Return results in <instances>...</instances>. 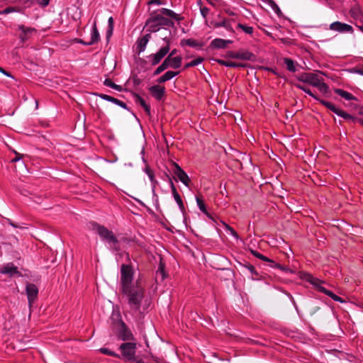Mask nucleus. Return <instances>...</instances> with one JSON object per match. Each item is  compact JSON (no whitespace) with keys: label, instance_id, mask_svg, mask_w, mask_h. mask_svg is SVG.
Segmentation results:
<instances>
[{"label":"nucleus","instance_id":"338daca9","mask_svg":"<svg viewBox=\"0 0 363 363\" xmlns=\"http://www.w3.org/2000/svg\"><path fill=\"white\" fill-rule=\"evenodd\" d=\"M162 62L164 64H166L167 68L170 67L171 57L169 56H167Z\"/></svg>","mask_w":363,"mask_h":363},{"label":"nucleus","instance_id":"69168bd1","mask_svg":"<svg viewBox=\"0 0 363 363\" xmlns=\"http://www.w3.org/2000/svg\"><path fill=\"white\" fill-rule=\"evenodd\" d=\"M113 28H107L106 33L107 40H108L113 35Z\"/></svg>","mask_w":363,"mask_h":363},{"label":"nucleus","instance_id":"f03ea898","mask_svg":"<svg viewBox=\"0 0 363 363\" xmlns=\"http://www.w3.org/2000/svg\"><path fill=\"white\" fill-rule=\"evenodd\" d=\"M173 20L180 22L184 20V17L180 14L176 13L174 11L166 8L154 11L146 21L145 26L147 27V31L149 33H156L162 28H174V23Z\"/></svg>","mask_w":363,"mask_h":363},{"label":"nucleus","instance_id":"49530a36","mask_svg":"<svg viewBox=\"0 0 363 363\" xmlns=\"http://www.w3.org/2000/svg\"><path fill=\"white\" fill-rule=\"evenodd\" d=\"M251 252L255 257L262 261L267 262L269 260V258H268L267 257L264 256V255L261 254L260 252L256 250H252Z\"/></svg>","mask_w":363,"mask_h":363},{"label":"nucleus","instance_id":"a211bd4d","mask_svg":"<svg viewBox=\"0 0 363 363\" xmlns=\"http://www.w3.org/2000/svg\"><path fill=\"white\" fill-rule=\"evenodd\" d=\"M349 13L350 17L352 18L357 23H363V11L358 4L352 6Z\"/></svg>","mask_w":363,"mask_h":363},{"label":"nucleus","instance_id":"0eeeda50","mask_svg":"<svg viewBox=\"0 0 363 363\" xmlns=\"http://www.w3.org/2000/svg\"><path fill=\"white\" fill-rule=\"evenodd\" d=\"M92 230H96L102 240L112 243L113 245L118 243V240L113 234V231L108 230L106 227L99 224L95 221L91 222Z\"/></svg>","mask_w":363,"mask_h":363},{"label":"nucleus","instance_id":"13d9d810","mask_svg":"<svg viewBox=\"0 0 363 363\" xmlns=\"http://www.w3.org/2000/svg\"><path fill=\"white\" fill-rule=\"evenodd\" d=\"M164 180H166L169 184L170 188L172 189V183H173L172 177L169 176L168 173H164V177L162 178Z\"/></svg>","mask_w":363,"mask_h":363},{"label":"nucleus","instance_id":"052dcab7","mask_svg":"<svg viewBox=\"0 0 363 363\" xmlns=\"http://www.w3.org/2000/svg\"><path fill=\"white\" fill-rule=\"evenodd\" d=\"M50 1V0H37V3L41 7H46L49 4Z\"/></svg>","mask_w":363,"mask_h":363},{"label":"nucleus","instance_id":"bf43d9fd","mask_svg":"<svg viewBox=\"0 0 363 363\" xmlns=\"http://www.w3.org/2000/svg\"><path fill=\"white\" fill-rule=\"evenodd\" d=\"M104 84L113 89L115 83H113L110 79H106L104 82Z\"/></svg>","mask_w":363,"mask_h":363},{"label":"nucleus","instance_id":"4c0bfd02","mask_svg":"<svg viewBox=\"0 0 363 363\" xmlns=\"http://www.w3.org/2000/svg\"><path fill=\"white\" fill-rule=\"evenodd\" d=\"M99 352L104 354H106L113 357H120V356L116 354L115 352L110 350L106 347H101L99 349Z\"/></svg>","mask_w":363,"mask_h":363},{"label":"nucleus","instance_id":"72a5a7b5","mask_svg":"<svg viewBox=\"0 0 363 363\" xmlns=\"http://www.w3.org/2000/svg\"><path fill=\"white\" fill-rule=\"evenodd\" d=\"M182 56H176L171 57L170 67L172 69H179L182 66Z\"/></svg>","mask_w":363,"mask_h":363},{"label":"nucleus","instance_id":"7ed1b4c3","mask_svg":"<svg viewBox=\"0 0 363 363\" xmlns=\"http://www.w3.org/2000/svg\"><path fill=\"white\" fill-rule=\"evenodd\" d=\"M298 81L316 87L323 94L329 92L328 85L323 82V78L313 72H303L297 77Z\"/></svg>","mask_w":363,"mask_h":363},{"label":"nucleus","instance_id":"b1692460","mask_svg":"<svg viewBox=\"0 0 363 363\" xmlns=\"http://www.w3.org/2000/svg\"><path fill=\"white\" fill-rule=\"evenodd\" d=\"M181 46H189L191 48H195L198 49H201L204 43L202 42H199L198 40L193 39V38H188V39H182L180 42Z\"/></svg>","mask_w":363,"mask_h":363},{"label":"nucleus","instance_id":"bb28decb","mask_svg":"<svg viewBox=\"0 0 363 363\" xmlns=\"http://www.w3.org/2000/svg\"><path fill=\"white\" fill-rule=\"evenodd\" d=\"M243 267L245 268L247 270H248V272L251 274L252 275V277L251 279L252 280H257V281H259V280H262L264 278H263V276L259 274L255 267L250 264V263H246L245 264H243Z\"/></svg>","mask_w":363,"mask_h":363},{"label":"nucleus","instance_id":"f8f14e48","mask_svg":"<svg viewBox=\"0 0 363 363\" xmlns=\"http://www.w3.org/2000/svg\"><path fill=\"white\" fill-rule=\"evenodd\" d=\"M172 165L174 167V174L177 176V179L186 186L189 187L191 179L188 174L177 162H173Z\"/></svg>","mask_w":363,"mask_h":363},{"label":"nucleus","instance_id":"1a4fd4ad","mask_svg":"<svg viewBox=\"0 0 363 363\" xmlns=\"http://www.w3.org/2000/svg\"><path fill=\"white\" fill-rule=\"evenodd\" d=\"M136 348V343L131 342L122 343L119 347L122 357L129 361L135 360Z\"/></svg>","mask_w":363,"mask_h":363},{"label":"nucleus","instance_id":"a19ab883","mask_svg":"<svg viewBox=\"0 0 363 363\" xmlns=\"http://www.w3.org/2000/svg\"><path fill=\"white\" fill-rule=\"evenodd\" d=\"M269 6L278 16H280L282 14L280 8L278 6V5L275 3L274 0Z\"/></svg>","mask_w":363,"mask_h":363},{"label":"nucleus","instance_id":"5fc2aeb1","mask_svg":"<svg viewBox=\"0 0 363 363\" xmlns=\"http://www.w3.org/2000/svg\"><path fill=\"white\" fill-rule=\"evenodd\" d=\"M14 11H16V9L14 7L9 6L2 11H0V14H9Z\"/></svg>","mask_w":363,"mask_h":363},{"label":"nucleus","instance_id":"6e6d98bb","mask_svg":"<svg viewBox=\"0 0 363 363\" xmlns=\"http://www.w3.org/2000/svg\"><path fill=\"white\" fill-rule=\"evenodd\" d=\"M151 185H152V191L154 196L157 197V195L155 194V189L158 184V182L155 179V178H153L152 180H150Z\"/></svg>","mask_w":363,"mask_h":363},{"label":"nucleus","instance_id":"f704fd0d","mask_svg":"<svg viewBox=\"0 0 363 363\" xmlns=\"http://www.w3.org/2000/svg\"><path fill=\"white\" fill-rule=\"evenodd\" d=\"M203 61V58L201 57H199L191 60V62L185 64L184 69H186L189 67L197 66V65H200Z\"/></svg>","mask_w":363,"mask_h":363},{"label":"nucleus","instance_id":"4be33fe9","mask_svg":"<svg viewBox=\"0 0 363 363\" xmlns=\"http://www.w3.org/2000/svg\"><path fill=\"white\" fill-rule=\"evenodd\" d=\"M131 95L135 99V102L136 104H139L145 110V113L147 116L151 115V108L150 106L146 104L145 101L140 96V94L130 91Z\"/></svg>","mask_w":363,"mask_h":363},{"label":"nucleus","instance_id":"de8ad7c7","mask_svg":"<svg viewBox=\"0 0 363 363\" xmlns=\"http://www.w3.org/2000/svg\"><path fill=\"white\" fill-rule=\"evenodd\" d=\"M167 69V68L166 64H164L163 62H162V64L160 65L156 68V69L154 71L153 75L154 76H157V75L160 74V73H162L163 71H164Z\"/></svg>","mask_w":363,"mask_h":363},{"label":"nucleus","instance_id":"a18cd8bd","mask_svg":"<svg viewBox=\"0 0 363 363\" xmlns=\"http://www.w3.org/2000/svg\"><path fill=\"white\" fill-rule=\"evenodd\" d=\"M269 6L278 16H280L282 14L280 8L278 6V5L275 3L274 0Z\"/></svg>","mask_w":363,"mask_h":363},{"label":"nucleus","instance_id":"6e6552de","mask_svg":"<svg viewBox=\"0 0 363 363\" xmlns=\"http://www.w3.org/2000/svg\"><path fill=\"white\" fill-rule=\"evenodd\" d=\"M225 57L232 59H238L252 62L255 61L257 58L254 53L243 49H240L238 51L229 50L226 52Z\"/></svg>","mask_w":363,"mask_h":363},{"label":"nucleus","instance_id":"4468645a","mask_svg":"<svg viewBox=\"0 0 363 363\" xmlns=\"http://www.w3.org/2000/svg\"><path fill=\"white\" fill-rule=\"evenodd\" d=\"M18 30L21 32L19 33V38L21 43L26 42L33 34L37 32L36 29L32 27H26L24 25H18Z\"/></svg>","mask_w":363,"mask_h":363},{"label":"nucleus","instance_id":"8fccbe9b","mask_svg":"<svg viewBox=\"0 0 363 363\" xmlns=\"http://www.w3.org/2000/svg\"><path fill=\"white\" fill-rule=\"evenodd\" d=\"M167 69V68L166 64H164L163 62H162V64L160 65L156 68V69L154 71L153 75L154 76H157V75L160 74V73H162L163 71H164Z\"/></svg>","mask_w":363,"mask_h":363},{"label":"nucleus","instance_id":"603ef678","mask_svg":"<svg viewBox=\"0 0 363 363\" xmlns=\"http://www.w3.org/2000/svg\"><path fill=\"white\" fill-rule=\"evenodd\" d=\"M277 269H280L281 271L284 272L286 274H294L295 273V272L293 269L289 268L288 267H286L285 265H281L280 264H279Z\"/></svg>","mask_w":363,"mask_h":363},{"label":"nucleus","instance_id":"20e7f679","mask_svg":"<svg viewBox=\"0 0 363 363\" xmlns=\"http://www.w3.org/2000/svg\"><path fill=\"white\" fill-rule=\"evenodd\" d=\"M301 278L304 279L306 281L309 282L311 284H312L317 291L319 292H321L329 297H330L333 301L343 303L344 300L340 296L336 295L334 294L332 291H330L322 286V284L324 283L322 280L315 278L313 277L311 274L306 273L304 274Z\"/></svg>","mask_w":363,"mask_h":363},{"label":"nucleus","instance_id":"0e129e2a","mask_svg":"<svg viewBox=\"0 0 363 363\" xmlns=\"http://www.w3.org/2000/svg\"><path fill=\"white\" fill-rule=\"evenodd\" d=\"M267 262H269V266L272 268H277L278 267L279 263L275 262L274 260L269 259V261H267Z\"/></svg>","mask_w":363,"mask_h":363},{"label":"nucleus","instance_id":"864d4df0","mask_svg":"<svg viewBox=\"0 0 363 363\" xmlns=\"http://www.w3.org/2000/svg\"><path fill=\"white\" fill-rule=\"evenodd\" d=\"M200 12H201L202 17L204 19H206L207 16L208 15V13L210 12V9L206 6L201 7V9H200Z\"/></svg>","mask_w":363,"mask_h":363},{"label":"nucleus","instance_id":"423d86ee","mask_svg":"<svg viewBox=\"0 0 363 363\" xmlns=\"http://www.w3.org/2000/svg\"><path fill=\"white\" fill-rule=\"evenodd\" d=\"M321 104L335 113L337 116L344 118L345 120L351 122L352 123H359L363 125V118L352 116L345 111L337 108L335 104L328 101H321Z\"/></svg>","mask_w":363,"mask_h":363},{"label":"nucleus","instance_id":"c9c22d12","mask_svg":"<svg viewBox=\"0 0 363 363\" xmlns=\"http://www.w3.org/2000/svg\"><path fill=\"white\" fill-rule=\"evenodd\" d=\"M237 28L241 29L245 33L252 35L254 32V28L252 26L243 25L242 23H238Z\"/></svg>","mask_w":363,"mask_h":363},{"label":"nucleus","instance_id":"58836bf2","mask_svg":"<svg viewBox=\"0 0 363 363\" xmlns=\"http://www.w3.org/2000/svg\"><path fill=\"white\" fill-rule=\"evenodd\" d=\"M224 225H225V230L230 235H231L236 240H239L240 239L239 235L238 234V233L231 226H230L229 225H228L226 223H224Z\"/></svg>","mask_w":363,"mask_h":363},{"label":"nucleus","instance_id":"4d7b16f0","mask_svg":"<svg viewBox=\"0 0 363 363\" xmlns=\"http://www.w3.org/2000/svg\"><path fill=\"white\" fill-rule=\"evenodd\" d=\"M13 152L15 154V157L13 158L11 162H18L19 160H21L22 158H23V155L18 153V152L13 150Z\"/></svg>","mask_w":363,"mask_h":363},{"label":"nucleus","instance_id":"3c124183","mask_svg":"<svg viewBox=\"0 0 363 363\" xmlns=\"http://www.w3.org/2000/svg\"><path fill=\"white\" fill-rule=\"evenodd\" d=\"M144 172L148 176L150 180H152V179L155 178L154 172L149 165L145 166Z\"/></svg>","mask_w":363,"mask_h":363},{"label":"nucleus","instance_id":"dca6fc26","mask_svg":"<svg viewBox=\"0 0 363 363\" xmlns=\"http://www.w3.org/2000/svg\"><path fill=\"white\" fill-rule=\"evenodd\" d=\"M150 39H151V33H149V32H148V33H146L145 35H143L142 37H140L138 38V40L135 43V50L138 54H140L145 50L147 45Z\"/></svg>","mask_w":363,"mask_h":363},{"label":"nucleus","instance_id":"5701e85b","mask_svg":"<svg viewBox=\"0 0 363 363\" xmlns=\"http://www.w3.org/2000/svg\"><path fill=\"white\" fill-rule=\"evenodd\" d=\"M98 96L105 100V101H109V102H112L114 104H116L118 105V106L124 108V109H126V110H128V108L126 105V104L115 97H113L111 96H109V95H107V94H98Z\"/></svg>","mask_w":363,"mask_h":363},{"label":"nucleus","instance_id":"09e8293b","mask_svg":"<svg viewBox=\"0 0 363 363\" xmlns=\"http://www.w3.org/2000/svg\"><path fill=\"white\" fill-rule=\"evenodd\" d=\"M167 69V68L166 64H164L163 62H162V64L160 65L156 68V69L154 71L153 75L154 76H157V75L160 74V73H162L163 71H164Z\"/></svg>","mask_w":363,"mask_h":363},{"label":"nucleus","instance_id":"680f3d73","mask_svg":"<svg viewBox=\"0 0 363 363\" xmlns=\"http://www.w3.org/2000/svg\"><path fill=\"white\" fill-rule=\"evenodd\" d=\"M142 82V80L137 76L133 77V84L134 86H138Z\"/></svg>","mask_w":363,"mask_h":363},{"label":"nucleus","instance_id":"ddd939ff","mask_svg":"<svg viewBox=\"0 0 363 363\" xmlns=\"http://www.w3.org/2000/svg\"><path fill=\"white\" fill-rule=\"evenodd\" d=\"M0 274H7L10 277H20L22 276V274L18 271V267H16L12 262H9L1 267Z\"/></svg>","mask_w":363,"mask_h":363},{"label":"nucleus","instance_id":"cd10ccee","mask_svg":"<svg viewBox=\"0 0 363 363\" xmlns=\"http://www.w3.org/2000/svg\"><path fill=\"white\" fill-rule=\"evenodd\" d=\"M334 92L347 101H357V98L352 94L339 88L334 89Z\"/></svg>","mask_w":363,"mask_h":363},{"label":"nucleus","instance_id":"39448f33","mask_svg":"<svg viewBox=\"0 0 363 363\" xmlns=\"http://www.w3.org/2000/svg\"><path fill=\"white\" fill-rule=\"evenodd\" d=\"M301 278L304 279L306 281L309 282L311 284H312L317 291L319 292H321L329 297H330L333 301L343 303L344 300L340 296L336 295L334 294L332 291H330L322 286V284L324 283L322 280L315 278L313 277L311 274L306 273L304 274Z\"/></svg>","mask_w":363,"mask_h":363},{"label":"nucleus","instance_id":"ea45409f","mask_svg":"<svg viewBox=\"0 0 363 363\" xmlns=\"http://www.w3.org/2000/svg\"><path fill=\"white\" fill-rule=\"evenodd\" d=\"M347 71L351 74H358L363 76V66H357L349 68Z\"/></svg>","mask_w":363,"mask_h":363},{"label":"nucleus","instance_id":"2eb2a0df","mask_svg":"<svg viewBox=\"0 0 363 363\" xmlns=\"http://www.w3.org/2000/svg\"><path fill=\"white\" fill-rule=\"evenodd\" d=\"M330 29L341 33H352L354 29L352 26L340 21H335L330 25Z\"/></svg>","mask_w":363,"mask_h":363},{"label":"nucleus","instance_id":"e2e57ef3","mask_svg":"<svg viewBox=\"0 0 363 363\" xmlns=\"http://www.w3.org/2000/svg\"><path fill=\"white\" fill-rule=\"evenodd\" d=\"M163 41L166 43L164 47H168V52L170 50L171 38L169 37H164L162 38Z\"/></svg>","mask_w":363,"mask_h":363},{"label":"nucleus","instance_id":"a878e982","mask_svg":"<svg viewBox=\"0 0 363 363\" xmlns=\"http://www.w3.org/2000/svg\"><path fill=\"white\" fill-rule=\"evenodd\" d=\"M100 40V34L96 27V22L94 23L91 30V39L87 44L92 45L97 43Z\"/></svg>","mask_w":363,"mask_h":363},{"label":"nucleus","instance_id":"7c9ffc66","mask_svg":"<svg viewBox=\"0 0 363 363\" xmlns=\"http://www.w3.org/2000/svg\"><path fill=\"white\" fill-rule=\"evenodd\" d=\"M156 277L157 279L160 277L161 281L164 280L167 277V274L165 272V264L162 261V259L159 263L158 269L156 272Z\"/></svg>","mask_w":363,"mask_h":363},{"label":"nucleus","instance_id":"9b49d317","mask_svg":"<svg viewBox=\"0 0 363 363\" xmlns=\"http://www.w3.org/2000/svg\"><path fill=\"white\" fill-rule=\"evenodd\" d=\"M167 54L168 47H162L156 53L147 56V59L152 66H155L158 65Z\"/></svg>","mask_w":363,"mask_h":363},{"label":"nucleus","instance_id":"412c9836","mask_svg":"<svg viewBox=\"0 0 363 363\" xmlns=\"http://www.w3.org/2000/svg\"><path fill=\"white\" fill-rule=\"evenodd\" d=\"M233 22H235V20L233 18H224L222 21L212 22L211 23L214 28L224 27L228 31L230 32L231 33H235V30L232 26V23Z\"/></svg>","mask_w":363,"mask_h":363},{"label":"nucleus","instance_id":"e433bc0d","mask_svg":"<svg viewBox=\"0 0 363 363\" xmlns=\"http://www.w3.org/2000/svg\"><path fill=\"white\" fill-rule=\"evenodd\" d=\"M216 62L220 65H223L227 67H233L235 68V62L230 61V60H224L222 59H216Z\"/></svg>","mask_w":363,"mask_h":363},{"label":"nucleus","instance_id":"37998d69","mask_svg":"<svg viewBox=\"0 0 363 363\" xmlns=\"http://www.w3.org/2000/svg\"><path fill=\"white\" fill-rule=\"evenodd\" d=\"M269 6L278 16H280L282 14L280 8L278 6V5L275 3L274 0Z\"/></svg>","mask_w":363,"mask_h":363},{"label":"nucleus","instance_id":"f3484780","mask_svg":"<svg viewBox=\"0 0 363 363\" xmlns=\"http://www.w3.org/2000/svg\"><path fill=\"white\" fill-rule=\"evenodd\" d=\"M28 301L30 306H32L34 301L37 298L38 289L34 284H28L26 286Z\"/></svg>","mask_w":363,"mask_h":363},{"label":"nucleus","instance_id":"774afa93","mask_svg":"<svg viewBox=\"0 0 363 363\" xmlns=\"http://www.w3.org/2000/svg\"><path fill=\"white\" fill-rule=\"evenodd\" d=\"M0 72L1 73H3L4 75L13 78V76L11 75V74L10 72H7L6 70H5L4 68H2L1 67H0Z\"/></svg>","mask_w":363,"mask_h":363},{"label":"nucleus","instance_id":"473e14b6","mask_svg":"<svg viewBox=\"0 0 363 363\" xmlns=\"http://www.w3.org/2000/svg\"><path fill=\"white\" fill-rule=\"evenodd\" d=\"M284 63L285 64L286 69L291 72H295L296 71V66L295 62L288 57L284 58Z\"/></svg>","mask_w":363,"mask_h":363},{"label":"nucleus","instance_id":"c85d7f7f","mask_svg":"<svg viewBox=\"0 0 363 363\" xmlns=\"http://www.w3.org/2000/svg\"><path fill=\"white\" fill-rule=\"evenodd\" d=\"M196 201L199 210L204 213L209 219L213 220V216L207 211L203 199L198 196H196Z\"/></svg>","mask_w":363,"mask_h":363},{"label":"nucleus","instance_id":"aec40b11","mask_svg":"<svg viewBox=\"0 0 363 363\" xmlns=\"http://www.w3.org/2000/svg\"><path fill=\"white\" fill-rule=\"evenodd\" d=\"M171 191H172L173 198L174 199L176 203H177V205L179 206L180 211L182 212V213L183 215H184L186 213V208H185L184 202L182 201V199L181 196L179 195V194L178 193L177 188L174 183H172Z\"/></svg>","mask_w":363,"mask_h":363},{"label":"nucleus","instance_id":"9d476101","mask_svg":"<svg viewBox=\"0 0 363 363\" xmlns=\"http://www.w3.org/2000/svg\"><path fill=\"white\" fill-rule=\"evenodd\" d=\"M120 328L118 332V339L126 341V340H133L134 336L132 333L131 330L126 325L125 322L122 320L119 322Z\"/></svg>","mask_w":363,"mask_h":363},{"label":"nucleus","instance_id":"c03bdc74","mask_svg":"<svg viewBox=\"0 0 363 363\" xmlns=\"http://www.w3.org/2000/svg\"><path fill=\"white\" fill-rule=\"evenodd\" d=\"M269 6L278 16H280L282 14L280 8L278 6V5L275 3L274 0Z\"/></svg>","mask_w":363,"mask_h":363},{"label":"nucleus","instance_id":"c756f323","mask_svg":"<svg viewBox=\"0 0 363 363\" xmlns=\"http://www.w3.org/2000/svg\"><path fill=\"white\" fill-rule=\"evenodd\" d=\"M179 73V72H174V71H171V70L167 71L163 75H162L160 77H159L157 79V82L159 84L164 83L165 82L169 81V80L172 79L173 77L178 75Z\"/></svg>","mask_w":363,"mask_h":363},{"label":"nucleus","instance_id":"79ce46f5","mask_svg":"<svg viewBox=\"0 0 363 363\" xmlns=\"http://www.w3.org/2000/svg\"><path fill=\"white\" fill-rule=\"evenodd\" d=\"M269 6L278 16H280L282 14L280 8L278 6V5L275 3L274 0Z\"/></svg>","mask_w":363,"mask_h":363},{"label":"nucleus","instance_id":"2f4dec72","mask_svg":"<svg viewBox=\"0 0 363 363\" xmlns=\"http://www.w3.org/2000/svg\"><path fill=\"white\" fill-rule=\"evenodd\" d=\"M295 86L296 88H298V89L304 91L306 94H308L310 96L313 97L315 100L318 101L320 104H321V101H325L324 99H322L319 98L318 96H316L315 94H314L311 91L310 89L307 88L306 86H305L303 85L296 84H295Z\"/></svg>","mask_w":363,"mask_h":363},{"label":"nucleus","instance_id":"6ab92c4d","mask_svg":"<svg viewBox=\"0 0 363 363\" xmlns=\"http://www.w3.org/2000/svg\"><path fill=\"white\" fill-rule=\"evenodd\" d=\"M151 95L157 101H160L164 96L165 87L160 85H153L149 88Z\"/></svg>","mask_w":363,"mask_h":363},{"label":"nucleus","instance_id":"f257e3e1","mask_svg":"<svg viewBox=\"0 0 363 363\" xmlns=\"http://www.w3.org/2000/svg\"><path fill=\"white\" fill-rule=\"evenodd\" d=\"M120 286L130 308L139 311L145 298V288L139 279L134 281V269L131 264L121 266Z\"/></svg>","mask_w":363,"mask_h":363},{"label":"nucleus","instance_id":"393cba45","mask_svg":"<svg viewBox=\"0 0 363 363\" xmlns=\"http://www.w3.org/2000/svg\"><path fill=\"white\" fill-rule=\"evenodd\" d=\"M233 43V40L216 38L211 43V47L217 49L225 48L228 44Z\"/></svg>","mask_w":363,"mask_h":363}]
</instances>
